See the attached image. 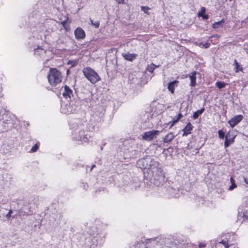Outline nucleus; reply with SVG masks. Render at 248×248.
Here are the masks:
<instances>
[{
    "mask_svg": "<svg viewBox=\"0 0 248 248\" xmlns=\"http://www.w3.org/2000/svg\"><path fill=\"white\" fill-rule=\"evenodd\" d=\"M137 166L142 170H144V173H147V170L150 168V165L147 163V161L144 158L139 159L137 161Z\"/></svg>",
    "mask_w": 248,
    "mask_h": 248,
    "instance_id": "10",
    "label": "nucleus"
},
{
    "mask_svg": "<svg viewBox=\"0 0 248 248\" xmlns=\"http://www.w3.org/2000/svg\"><path fill=\"white\" fill-rule=\"evenodd\" d=\"M141 10L143 11L145 14H147L148 10L150 9V8L147 6H141Z\"/></svg>",
    "mask_w": 248,
    "mask_h": 248,
    "instance_id": "34",
    "label": "nucleus"
},
{
    "mask_svg": "<svg viewBox=\"0 0 248 248\" xmlns=\"http://www.w3.org/2000/svg\"><path fill=\"white\" fill-rule=\"evenodd\" d=\"M179 120H178V119L176 118H173V120L170 122L169 123V124H170V128L175 123H176Z\"/></svg>",
    "mask_w": 248,
    "mask_h": 248,
    "instance_id": "30",
    "label": "nucleus"
},
{
    "mask_svg": "<svg viewBox=\"0 0 248 248\" xmlns=\"http://www.w3.org/2000/svg\"><path fill=\"white\" fill-rule=\"evenodd\" d=\"M216 85L219 89H222L225 86L226 84L224 82L218 81L216 83Z\"/></svg>",
    "mask_w": 248,
    "mask_h": 248,
    "instance_id": "28",
    "label": "nucleus"
},
{
    "mask_svg": "<svg viewBox=\"0 0 248 248\" xmlns=\"http://www.w3.org/2000/svg\"><path fill=\"white\" fill-rule=\"evenodd\" d=\"M157 67V66L155 65L154 63H151L150 65H148L147 68V70L150 72V73H153L154 70Z\"/></svg>",
    "mask_w": 248,
    "mask_h": 248,
    "instance_id": "24",
    "label": "nucleus"
},
{
    "mask_svg": "<svg viewBox=\"0 0 248 248\" xmlns=\"http://www.w3.org/2000/svg\"><path fill=\"white\" fill-rule=\"evenodd\" d=\"M236 187L237 185L235 184V183H232V184H231V185L229 187L228 190L230 191H232Z\"/></svg>",
    "mask_w": 248,
    "mask_h": 248,
    "instance_id": "33",
    "label": "nucleus"
},
{
    "mask_svg": "<svg viewBox=\"0 0 248 248\" xmlns=\"http://www.w3.org/2000/svg\"><path fill=\"white\" fill-rule=\"evenodd\" d=\"M38 149V146L37 144H35L31 149V151L32 152H35L37 151Z\"/></svg>",
    "mask_w": 248,
    "mask_h": 248,
    "instance_id": "37",
    "label": "nucleus"
},
{
    "mask_svg": "<svg viewBox=\"0 0 248 248\" xmlns=\"http://www.w3.org/2000/svg\"><path fill=\"white\" fill-rule=\"evenodd\" d=\"M206 11V9L204 7H202L201 9V11L198 14V16L200 17H202L203 19H207L209 18V16L207 15L204 14Z\"/></svg>",
    "mask_w": 248,
    "mask_h": 248,
    "instance_id": "18",
    "label": "nucleus"
},
{
    "mask_svg": "<svg viewBox=\"0 0 248 248\" xmlns=\"http://www.w3.org/2000/svg\"><path fill=\"white\" fill-rule=\"evenodd\" d=\"M160 133V131L157 130H153L144 133L142 139L146 141H151L155 138Z\"/></svg>",
    "mask_w": 248,
    "mask_h": 248,
    "instance_id": "8",
    "label": "nucleus"
},
{
    "mask_svg": "<svg viewBox=\"0 0 248 248\" xmlns=\"http://www.w3.org/2000/svg\"><path fill=\"white\" fill-rule=\"evenodd\" d=\"M198 74V72L194 71L191 73L188 77L190 79V82L189 85L191 87H194L196 85V75Z\"/></svg>",
    "mask_w": 248,
    "mask_h": 248,
    "instance_id": "13",
    "label": "nucleus"
},
{
    "mask_svg": "<svg viewBox=\"0 0 248 248\" xmlns=\"http://www.w3.org/2000/svg\"><path fill=\"white\" fill-rule=\"evenodd\" d=\"M199 46L202 48H209L210 46V44L208 42L206 43H201L199 45Z\"/></svg>",
    "mask_w": 248,
    "mask_h": 248,
    "instance_id": "26",
    "label": "nucleus"
},
{
    "mask_svg": "<svg viewBox=\"0 0 248 248\" xmlns=\"http://www.w3.org/2000/svg\"><path fill=\"white\" fill-rule=\"evenodd\" d=\"M98 120H99V121H100V122H101V121L102 119H101V117H100L99 118Z\"/></svg>",
    "mask_w": 248,
    "mask_h": 248,
    "instance_id": "49",
    "label": "nucleus"
},
{
    "mask_svg": "<svg viewBox=\"0 0 248 248\" xmlns=\"http://www.w3.org/2000/svg\"><path fill=\"white\" fill-rule=\"evenodd\" d=\"M243 118V117L242 115H236L230 120L228 123L232 127H233L241 122Z\"/></svg>",
    "mask_w": 248,
    "mask_h": 248,
    "instance_id": "12",
    "label": "nucleus"
},
{
    "mask_svg": "<svg viewBox=\"0 0 248 248\" xmlns=\"http://www.w3.org/2000/svg\"><path fill=\"white\" fill-rule=\"evenodd\" d=\"M11 217V214H10V213H8L6 216H5V217L7 218H9L10 217Z\"/></svg>",
    "mask_w": 248,
    "mask_h": 248,
    "instance_id": "43",
    "label": "nucleus"
},
{
    "mask_svg": "<svg viewBox=\"0 0 248 248\" xmlns=\"http://www.w3.org/2000/svg\"><path fill=\"white\" fill-rule=\"evenodd\" d=\"M75 38L77 40L83 39L85 37V32L80 27L77 28L74 31Z\"/></svg>",
    "mask_w": 248,
    "mask_h": 248,
    "instance_id": "11",
    "label": "nucleus"
},
{
    "mask_svg": "<svg viewBox=\"0 0 248 248\" xmlns=\"http://www.w3.org/2000/svg\"><path fill=\"white\" fill-rule=\"evenodd\" d=\"M8 213H10V214H11L13 213V211L11 209H10Z\"/></svg>",
    "mask_w": 248,
    "mask_h": 248,
    "instance_id": "48",
    "label": "nucleus"
},
{
    "mask_svg": "<svg viewBox=\"0 0 248 248\" xmlns=\"http://www.w3.org/2000/svg\"><path fill=\"white\" fill-rule=\"evenodd\" d=\"M243 217L244 219H248V210H245L243 212Z\"/></svg>",
    "mask_w": 248,
    "mask_h": 248,
    "instance_id": "36",
    "label": "nucleus"
},
{
    "mask_svg": "<svg viewBox=\"0 0 248 248\" xmlns=\"http://www.w3.org/2000/svg\"><path fill=\"white\" fill-rule=\"evenodd\" d=\"M229 134H227L225 137V140L224 141L225 148L228 147L234 141V137L231 139H228Z\"/></svg>",
    "mask_w": 248,
    "mask_h": 248,
    "instance_id": "19",
    "label": "nucleus"
},
{
    "mask_svg": "<svg viewBox=\"0 0 248 248\" xmlns=\"http://www.w3.org/2000/svg\"><path fill=\"white\" fill-rule=\"evenodd\" d=\"M137 55L135 54H130L127 53L123 54V57L126 60L129 61H132L136 58Z\"/></svg>",
    "mask_w": 248,
    "mask_h": 248,
    "instance_id": "17",
    "label": "nucleus"
},
{
    "mask_svg": "<svg viewBox=\"0 0 248 248\" xmlns=\"http://www.w3.org/2000/svg\"><path fill=\"white\" fill-rule=\"evenodd\" d=\"M163 239L155 238L148 240L146 243L142 242H138L134 246L135 248H168L164 246Z\"/></svg>",
    "mask_w": 248,
    "mask_h": 248,
    "instance_id": "3",
    "label": "nucleus"
},
{
    "mask_svg": "<svg viewBox=\"0 0 248 248\" xmlns=\"http://www.w3.org/2000/svg\"><path fill=\"white\" fill-rule=\"evenodd\" d=\"M116 2L119 4H123L124 3V0H115Z\"/></svg>",
    "mask_w": 248,
    "mask_h": 248,
    "instance_id": "40",
    "label": "nucleus"
},
{
    "mask_svg": "<svg viewBox=\"0 0 248 248\" xmlns=\"http://www.w3.org/2000/svg\"><path fill=\"white\" fill-rule=\"evenodd\" d=\"M205 246V245L204 244H203V243H200L199 245V247L200 248H203Z\"/></svg>",
    "mask_w": 248,
    "mask_h": 248,
    "instance_id": "42",
    "label": "nucleus"
},
{
    "mask_svg": "<svg viewBox=\"0 0 248 248\" xmlns=\"http://www.w3.org/2000/svg\"><path fill=\"white\" fill-rule=\"evenodd\" d=\"M223 23H224L223 20H221L218 22H216L213 24L212 27L214 29H217L219 27V26L221 25V24Z\"/></svg>",
    "mask_w": 248,
    "mask_h": 248,
    "instance_id": "25",
    "label": "nucleus"
},
{
    "mask_svg": "<svg viewBox=\"0 0 248 248\" xmlns=\"http://www.w3.org/2000/svg\"><path fill=\"white\" fill-rule=\"evenodd\" d=\"M84 76L93 84L96 83L100 80L98 74L92 68L87 67L83 69Z\"/></svg>",
    "mask_w": 248,
    "mask_h": 248,
    "instance_id": "6",
    "label": "nucleus"
},
{
    "mask_svg": "<svg viewBox=\"0 0 248 248\" xmlns=\"http://www.w3.org/2000/svg\"><path fill=\"white\" fill-rule=\"evenodd\" d=\"M85 127V125L81 123L78 124L77 127L72 133L73 139L81 142H88L90 136L88 132L84 130Z\"/></svg>",
    "mask_w": 248,
    "mask_h": 248,
    "instance_id": "2",
    "label": "nucleus"
},
{
    "mask_svg": "<svg viewBox=\"0 0 248 248\" xmlns=\"http://www.w3.org/2000/svg\"><path fill=\"white\" fill-rule=\"evenodd\" d=\"M148 178L158 181V185L165 181V175L157 163L154 162L150 164V168L147 170Z\"/></svg>",
    "mask_w": 248,
    "mask_h": 248,
    "instance_id": "1",
    "label": "nucleus"
},
{
    "mask_svg": "<svg viewBox=\"0 0 248 248\" xmlns=\"http://www.w3.org/2000/svg\"><path fill=\"white\" fill-rule=\"evenodd\" d=\"M244 180L245 183L246 184L248 185V179L246 178H244Z\"/></svg>",
    "mask_w": 248,
    "mask_h": 248,
    "instance_id": "45",
    "label": "nucleus"
},
{
    "mask_svg": "<svg viewBox=\"0 0 248 248\" xmlns=\"http://www.w3.org/2000/svg\"><path fill=\"white\" fill-rule=\"evenodd\" d=\"M62 88H63V91L62 92V95L63 97L68 99V101L73 100L72 99V97L74 96L73 90L67 85H64L62 88L61 90L62 91Z\"/></svg>",
    "mask_w": 248,
    "mask_h": 248,
    "instance_id": "9",
    "label": "nucleus"
},
{
    "mask_svg": "<svg viewBox=\"0 0 248 248\" xmlns=\"http://www.w3.org/2000/svg\"><path fill=\"white\" fill-rule=\"evenodd\" d=\"M233 65L234 66L235 71L236 72H238L239 71L242 70V68L240 66L236 60H234V61Z\"/></svg>",
    "mask_w": 248,
    "mask_h": 248,
    "instance_id": "23",
    "label": "nucleus"
},
{
    "mask_svg": "<svg viewBox=\"0 0 248 248\" xmlns=\"http://www.w3.org/2000/svg\"><path fill=\"white\" fill-rule=\"evenodd\" d=\"M175 137V136L172 132H169L162 139L164 143L170 142Z\"/></svg>",
    "mask_w": 248,
    "mask_h": 248,
    "instance_id": "14",
    "label": "nucleus"
},
{
    "mask_svg": "<svg viewBox=\"0 0 248 248\" xmlns=\"http://www.w3.org/2000/svg\"><path fill=\"white\" fill-rule=\"evenodd\" d=\"M230 181H231V184H232V183H235V180L232 177H231L230 178Z\"/></svg>",
    "mask_w": 248,
    "mask_h": 248,
    "instance_id": "44",
    "label": "nucleus"
},
{
    "mask_svg": "<svg viewBox=\"0 0 248 248\" xmlns=\"http://www.w3.org/2000/svg\"><path fill=\"white\" fill-rule=\"evenodd\" d=\"M193 126L190 123H188L186 126L183 129V136H186L191 133Z\"/></svg>",
    "mask_w": 248,
    "mask_h": 248,
    "instance_id": "15",
    "label": "nucleus"
},
{
    "mask_svg": "<svg viewBox=\"0 0 248 248\" xmlns=\"http://www.w3.org/2000/svg\"><path fill=\"white\" fill-rule=\"evenodd\" d=\"M219 37L218 35H214L210 36L209 39L212 44H215L218 42Z\"/></svg>",
    "mask_w": 248,
    "mask_h": 248,
    "instance_id": "20",
    "label": "nucleus"
},
{
    "mask_svg": "<svg viewBox=\"0 0 248 248\" xmlns=\"http://www.w3.org/2000/svg\"><path fill=\"white\" fill-rule=\"evenodd\" d=\"M68 18L66 17V19L64 20L61 22V24H62V26L65 28V24L67 23L68 21Z\"/></svg>",
    "mask_w": 248,
    "mask_h": 248,
    "instance_id": "39",
    "label": "nucleus"
},
{
    "mask_svg": "<svg viewBox=\"0 0 248 248\" xmlns=\"http://www.w3.org/2000/svg\"><path fill=\"white\" fill-rule=\"evenodd\" d=\"M47 78L49 83L52 86H56L61 83L62 79L61 72L54 68H50Z\"/></svg>",
    "mask_w": 248,
    "mask_h": 248,
    "instance_id": "4",
    "label": "nucleus"
},
{
    "mask_svg": "<svg viewBox=\"0 0 248 248\" xmlns=\"http://www.w3.org/2000/svg\"><path fill=\"white\" fill-rule=\"evenodd\" d=\"M46 53L45 50L41 47L38 46L37 48L34 49V53L36 55H41Z\"/></svg>",
    "mask_w": 248,
    "mask_h": 248,
    "instance_id": "21",
    "label": "nucleus"
},
{
    "mask_svg": "<svg viewBox=\"0 0 248 248\" xmlns=\"http://www.w3.org/2000/svg\"><path fill=\"white\" fill-rule=\"evenodd\" d=\"M219 243L222 244L225 248H229L230 245L228 244L227 241L223 240L219 242Z\"/></svg>",
    "mask_w": 248,
    "mask_h": 248,
    "instance_id": "31",
    "label": "nucleus"
},
{
    "mask_svg": "<svg viewBox=\"0 0 248 248\" xmlns=\"http://www.w3.org/2000/svg\"><path fill=\"white\" fill-rule=\"evenodd\" d=\"M204 110H205L204 108H202L201 109L198 110L197 111H195L193 113V117L194 119H197L199 117V115L203 112Z\"/></svg>",
    "mask_w": 248,
    "mask_h": 248,
    "instance_id": "22",
    "label": "nucleus"
},
{
    "mask_svg": "<svg viewBox=\"0 0 248 248\" xmlns=\"http://www.w3.org/2000/svg\"><path fill=\"white\" fill-rule=\"evenodd\" d=\"M6 123H4L3 122H0V124L2 126V127L0 128V132H3L7 130V128L6 127Z\"/></svg>",
    "mask_w": 248,
    "mask_h": 248,
    "instance_id": "29",
    "label": "nucleus"
},
{
    "mask_svg": "<svg viewBox=\"0 0 248 248\" xmlns=\"http://www.w3.org/2000/svg\"><path fill=\"white\" fill-rule=\"evenodd\" d=\"M19 216H25L28 215V213L24 211L22 209H20L18 211Z\"/></svg>",
    "mask_w": 248,
    "mask_h": 248,
    "instance_id": "35",
    "label": "nucleus"
},
{
    "mask_svg": "<svg viewBox=\"0 0 248 248\" xmlns=\"http://www.w3.org/2000/svg\"><path fill=\"white\" fill-rule=\"evenodd\" d=\"M178 83V81L177 80H174L172 82H170L169 83L168 89L171 93H174L175 88V87L177 86Z\"/></svg>",
    "mask_w": 248,
    "mask_h": 248,
    "instance_id": "16",
    "label": "nucleus"
},
{
    "mask_svg": "<svg viewBox=\"0 0 248 248\" xmlns=\"http://www.w3.org/2000/svg\"><path fill=\"white\" fill-rule=\"evenodd\" d=\"M174 190L172 188H170V191L171 193L170 195V196L171 197H175V198H177L178 197V196L176 195V194H173V191H174Z\"/></svg>",
    "mask_w": 248,
    "mask_h": 248,
    "instance_id": "38",
    "label": "nucleus"
},
{
    "mask_svg": "<svg viewBox=\"0 0 248 248\" xmlns=\"http://www.w3.org/2000/svg\"><path fill=\"white\" fill-rule=\"evenodd\" d=\"M69 102L62 106V112L65 114L75 113L80 108L78 98L69 100Z\"/></svg>",
    "mask_w": 248,
    "mask_h": 248,
    "instance_id": "5",
    "label": "nucleus"
},
{
    "mask_svg": "<svg viewBox=\"0 0 248 248\" xmlns=\"http://www.w3.org/2000/svg\"><path fill=\"white\" fill-rule=\"evenodd\" d=\"M86 232L88 233L90 236L88 238L89 241L91 243V245L90 246V248H95L98 245V243L97 240V228L95 226H89V228L86 229Z\"/></svg>",
    "mask_w": 248,
    "mask_h": 248,
    "instance_id": "7",
    "label": "nucleus"
},
{
    "mask_svg": "<svg viewBox=\"0 0 248 248\" xmlns=\"http://www.w3.org/2000/svg\"><path fill=\"white\" fill-rule=\"evenodd\" d=\"M1 92H2V87L0 85V97L1 96Z\"/></svg>",
    "mask_w": 248,
    "mask_h": 248,
    "instance_id": "46",
    "label": "nucleus"
},
{
    "mask_svg": "<svg viewBox=\"0 0 248 248\" xmlns=\"http://www.w3.org/2000/svg\"><path fill=\"white\" fill-rule=\"evenodd\" d=\"M218 137L220 139H224V137H225V135H224V132L222 131V130H219L218 131Z\"/></svg>",
    "mask_w": 248,
    "mask_h": 248,
    "instance_id": "32",
    "label": "nucleus"
},
{
    "mask_svg": "<svg viewBox=\"0 0 248 248\" xmlns=\"http://www.w3.org/2000/svg\"><path fill=\"white\" fill-rule=\"evenodd\" d=\"M91 24L95 27L96 28H98L100 25V22L98 21H93L92 19H90Z\"/></svg>",
    "mask_w": 248,
    "mask_h": 248,
    "instance_id": "27",
    "label": "nucleus"
},
{
    "mask_svg": "<svg viewBox=\"0 0 248 248\" xmlns=\"http://www.w3.org/2000/svg\"><path fill=\"white\" fill-rule=\"evenodd\" d=\"M95 167V165H93L92 166V168H91V169H90V171H91V170H93V167Z\"/></svg>",
    "mask_w": 248,
    "mask_h": 248,
    "instance_id": "47",
    "label": "nucleus"
},
{
    "mask_svg": "<svg viewBox=\"0 0 248 248\" xmlns=\"http://www.w3.org/2000/svg\"><path fill=\"white\" fill-rule=\"evenodd\" d=\"M182 117V114L181 113H179V114L176 117V118L178 119V120L179 121Z\"/></svg>",
    "mask_w": 248,
    "mask_h": 248,
    "instance_id": "41",
    "label": "nucleus"
}]
</instances>
